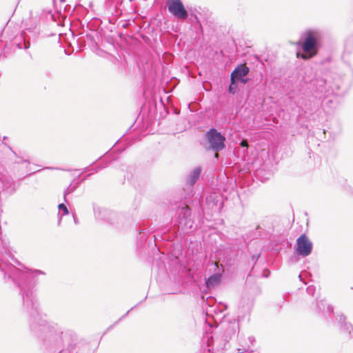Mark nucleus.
Returning a JSON list of instances; mask_svg holds the SVG:
<instances>
[{
    "label": "nucleus",
    "instance_id": "1",
    "mask_svg": "<svg viewBox=\"0 0 353 353\" xmlns=\"http://www.w3.org/2000/svg\"><path fill=\"white\" fill-rule=\"evenodd\" d=\"M46 273L36 269H25L24 274L17 280L15 284L19 288L22 298V307L29 315V330L30 334L41 340L46 350H59L69 343L67 353H74V346L70 341L76 338L75 333L53 321H48L45 316L39 312V303L36 298L34 288L39 283V276ZM64 351V350H61ZM61 350L59 351V352Z\"/></svg>",
    "mask_w": 353,
    "mask_h": 353
},
{
    "label": "nucleus",
    "instance_id": "2",
    "mask_svg": "<svg viewBox=\"0 0 353 353\" xmlns=\"http://www.w3.org/2000/svg\"><path fill=\"white\" fill-rule=\"evenodd\" d=\"M315 92L322 94V104L331 109L336 108L339 103L337 96L342 85V79L336 74L326 73L323 77L316 78L313 81Z\"/></svg>",
    "mask_w": 353,
    "mask_h": 353
},
{
    "label": "nucleus",
    "instance_id": "3",
    "mask_svg": "<svg viewBox=\"0 0 353 353\" xmlns=\"http://www.w3.org/2000/svg\"><path fill=\"white\" fill-rule=\"evenodd\" d=\"M323 32L319 28H310L301 34L297 45L301 46L303 53L298 57L309 60L317 55L322 46Z\"/></svg>",
    "mask_w": 353,
    "mask_h": 353
},
{
    "label": "nucleus",
    "instance_id": "4",
    "mask_svg": "<svg viewBox=\"0 0 353 353\" xmlns=\"http://www.w3.org/2000/svg\"><path fill=\"white\" fill-rule=\"evenodd\" d=\"M205 137L209 143V148L216 153L215 157L218 158L217 152L225 148V137L214 128H210L205 132Z\"/></svg>",
    "mask_w": 353,
    "mask_h": 353
},
{
    "label": "nucleus",
    "instance_id": "5",
    "mask_svg": "<svg viewBox=\"0 0 353 353\" xmlns=\"http://www.w3.org/2000/svg\"><path fill=\"white\" fill-rule=\"evenodd\" d=\"M192 210L187 205L182 207L177 217L178 230L183 233H188L193 228L194 221L192 217Z\"/></svg>",
    "mask_w": 353,
    "mask_h": 353
},
{
    "label": "nucleus",
    "instance_id": "6",
    "mask_svg": "<svg viewBox=\"0 0 353 353\" xmlns=\"http://www.w3.org/2000/svg\"><path fill=\"white\" fill-rule=\"evenodd\" d=\"M168 11L176 19L185 21L188 17V12L181 0H167Z\"/></svg>",
    "mask_w": 353,
    "mask_h": 353
},
{
    "label": "nucleus",
    "instance_id": "7",
    "mask_svg": "<svg viewBox=\"0 0 353 353\" xmlns=\"http://www.w3.org/2000/svg\"><path fill=\"white\" fill-rule=\"evenodd\" d=\"M312 245L309 238L303 234L296 239V252L299 256H307L312 253Z\"/></svg>",
    "mask_w": 353,
    "mask_h": 353
},
{
    "label": "nucleus",
    "instance_id": "8",
    "mask_svg": "<svg viewBox=\"0 0 353 353\" xmlns=\"http://www.w3.org/2000/svg\"><path fill=\"white\" fill-rule=\"evenodd\" d=\"M205 203L208 209L212 212H219L223 205V202L221 196L216 193H211L205 199Z\"/></svg>",
    "mask_w": 353,
    "mask_h": 353
},
{
    "label": "nucleus",
    "instance_id": "9",
    "mask_svg": "<svg viewBox=\"0 0 353 353\" xmlns=\"http://www.w3.org/2000/svg\"><path fill=\"white\" fill-rule=\"evenodd\" d=\"M316 311L318 314L328 318L333 312V307L327 305L324 300L316 301Z\"/></svg>",
    "mask_w": 353,
    "mask_h": 353
},
{
    "label": "nucleus",
    "instance_id": "10",
    "mask_svg": "<svg viewBox=\"0 0 353 353\" xmlns=\"http://www.w3.org/2000/svg\"><path fill=\"white\" fill-rule=\"evenodd\" d=\"M250 72V68L245 64H240L234 68L230 75V79L235 80L241 79V77H245Z\"/></svg>",
    "mask_w": 353,
    "mask_h": 353
},
{
    "label": "nucleus",
    "instance_id": "11",
    "mask_svg": "<svg viewBox=\"0 0 353 353\" xmlns=\"http://www.w3.org/2000/svg\"><path fill=\"white\" fill-rule=\"evenodd\" d=\"M345 316L343 314L336 316V321L341 327L342 332L347 334L350 338L353 337V327L350 323L345 321Z\"/></svg>",
    "mask_w": 353,
    "mask_h": 353
},
{
    "label": "nucleus",
    "instance_id": "12",
    "mask_svg": "<svg viewBox=\"0 0 353 353\" xmlns=\"http://www.w3.org/2000/svg\"><path fill=\"white\" fill-rule=\"evenodd\" d=\"M26 32H23L21 35L17 36L12 41V45L16 46L18 49L27 50L30 48V43L26 38Z\"/></svg>",
    "mask_w": 353,
    "mask_h": 353
},
{
    "label": "nucleus",
    "instance_id": "13",
    "mask_svg": "<svg viewBox=\"0 0 353 353\" xmlns=\"http://www.w3.org/2000/svg\"><path fill=\"white\" fill-rule=\"evenodd\" d=\"M93 210L94 216L96 219L99 220H107L109 221V217L110 214H113L108 210L93 205Z\"/></svg>",
    "mask_w": 353,
    "mask_h": 353
},
{
    "label": "nucleus",
    "instance_id": "14",
    "mask_svg": "<svg viewBox=\"0 0 353 353\" xmlns=\"http://www.w3.org/2000/svg\"><path fill=\"white\" fill-rule=\"evenodd\" d=\"M221 274L219 272L213 274L205 279V285L208 288H214L221 282Z\"/></svg>",
    "mask_w": 353,
    "mask_h": 353
},
{
    "label": "nucleus",
    "instance_id": "15",
    "mask_svg": "<svg viewBox=\"0 0 353 353\" xmlns=\"http://www.w3.org/2000/svg\"><path fill=\"white\" fill-rule=\"evenodd\" d=\"M201 173V169L199 167L195 168L188 175L187 178V183L193 186L199 179Z\"/></svg>",
    "mask_w": 353,
    "mask_h": 353
},
{
    "label": "nucleus",
    "instance_id": "16",
    "mask_svg": "<svg viewBox=\"0 0 353 353\" xmlns=\"http://www.w3.org/2000/svg\"><path fill=\"white\" fill-rule=\"evenodd\" d=\"M76 179L68 185L63 192V199L65 202H67V195L74 192L80 185V182H75Z\"/></svg>",
    "mask_w": 353,
    "mask_h": 353
},
{
    "label": "nucleus",
    "instance_id": "17",
    "mask_svg": "<svg viewBox=\"0 0 353 353\" xmlns=\"http://www.w3.org/2000/svg\"><path fill=\"white\" fill-rule=\"evenodd\" d=\"M76 353H94V350L89 343H79Z\"/></svg>",
    "mask_w": 353,
    "mask_h": 353
},
{
    "label": "nucleus",
    "instance_id": "18",
    "mask_svg": "<svg viewBox=\"0 0 353 353\" xmlns=\"http://www.w3.org/2000/svg\"><path fill=\"white\" fill-rule=\"evenodd\" d=\"M58 209L59 211L58 213V216H59L58 225H59L61 223V221L62 216L68 214L69 210H68L67 206L64 203L59 204Z\"/></svg>",
    "mask_w": 353,
    "mask_h": 353
},
{
    "label": "nucleus",
    "instance_id": "19",
    "mask_svg": "<svg viewBox=\"0 0 353 353\" xmlns=\"http://www.w3.org/2000/svg\"><path fill=\"white\" fill-rule=\"evenodd\" d=\"M154 232V230L153 228H140L139 230V236H138L139 241H140L141 242H143V241H145L144 237L146 234H151Z\"/></svg>",
    "mask_w": 353,
    "mask_h": 353
},
{
    "label": "nucleus",
    "instance_id": "20",
    "mask_svg": "<svg viewBox=\"0 0 353 353\" xmlns=\"http://www.w3.org/2000/svg\"><path fill=\"white\" fill-rule=\"evenodd\" d=\"M105 6L109 13L113 14L114 12H117V6L114 0H105Z\"/></svg>",
    "mask_w": 353,
    "mask_h": 353
},
{
    "label": "nucleus",
    "instance_id": "21",
    "mask_svg": "<svg viewBox=\"0 0 353 353\" xmlns=\"http://www.w3.org/2000/svg\"><path fill=\"white\" fill-rule=\"evenodd\" d=\"M237 83L235 80L230 79V84L228 88V92L230 94H235L237 92Z\"/></svg>",
    "mask_w": 353,
    "mask_h": 353
},
{
    "label": "nucleus",
    "instance_id": "22",
    "mask_svg": "<svg viewBox=\"0 0 353 353\" xmlns=\"http://www.w3.org/2000/svg\"><path fill=\"white\" fill-rule=\"evenodd\" d=\"M315 290L316 288L314 285H309L306 289L307 293L312 296L314 294Z\"/></svg>",
    "mask_w": 353,
    "mask_h": 353
},
{
    "label": "nucleus",
    "instance_id": "23",
    "mask_svg": "<svg viewBox=\"0 0 353 353\" xmlns=\"http://www.w3.org/2000/svg\"><path fill=\"white\" fill-rule=\"evenodd\" d=\"M238 82H241V83H242L243 84H245V83H247L248 82V79L245 78V77H241V79H237L236 80V83H238Z\"/></svg>",
    "mask_w": 353,
    "mask_h": 353
},
{
    "label": "nucleus",
    "instance_id": "24",
    "mask_svg": "<svg viewBox=\"0 0 353 353\" xmlns=\"http://www.w3.org/2000/svg\"><path fill=\"white\" fill-rule=\"evenodd\" d=\"M134 307H132L130 310H129L124 315H123L119 320L117 322H116V323H117L118 322H119L121 319H123V318H125L128 314L129 312L132 310L134 309Z\"/></svg>",
    "mask_w": 353,
    "mask_h": 353
},
{
    "label": "nucleus",
    "instance_id": "25",
    "mask_svg": "<svg viewBox=\"0 0 353 353\" xmlns=\"http://www.w3.org/2000/svg\"><path fill=\"white\" fill-rule=\"evenodd\" d=\"M270 274V272L268 270H264L263 272V276L264 277H268Z\"/></svg>",
    "mask_w": 353,
    "mask_h": 353
},
{
    "label": "nucleus",
    "instance_id": "26",
    "mask_svg": "<svg viewBox=\"0 0 353 353\" xmlns=\"http://www.w3.org/2000/svg\"><path fill=\"white\" fill-rule=\"evenodd\" d=\"M219 304L223 307V308L219 309V312H222L223 310H225L227 309V305L222 304L221 303H220Z\"/></svg>",
    "mask_w": 353,
    "mask_h": 353
},
{
    "label": "nucleus",
    "instance_id": "27",
    "mask_svg": "<svg viewBox=\"0 0 353 353\" xmlns=\"http://www.w3.org/2000/svg\"><path fill=\"white\" fill-rule=\"evenodd\" d=\"M91 174H87L86 176H85L84 177H83V178L81 179V181H79V182H80V183H81V182H83V181H84L85 180H86V179H87V178H88V176H90Z\"/></svg>",
    "mask_w": 353,
    "mask_h": 353
},
{
    "label": "nucleus",
    "instance_id": "28",
    "mask_svg": "<svg viewBox=\"0 0 353 353\" xmlns=\"http://www.w3.org/2000/svg\"><path fill=\"white\" fill-rule=\"evenodd\" d=\"M73 219H74V222L76 225H77L79 223V221L77 219V218L76 217V216L74 214H73Z\"/></svg>",
    "mask_w": 353,
    "mask_h": 353
},
{
    "label": "nucleus",
    "instance_id": "29",
    "mask_svg": "<svg viewBox=\"0 0 353 353\" xmlns=\"http://www.w3.org/2000/svg\"><path fill=\"white\" fill-rule=\"evenodd\" d=\"M194 18L195 21H196V23H198L199 24V26L201 27V23H200L199 19V18L197 17V16H196V15H194Z\"/></svg>",
    "mask_w": 353,
    "mask_h": 353
},
{
    "label": "nucleus",
    "instance_id": "30",
    "mask_svg": "<svg viewBox=\"0 0 353 353\" xmlns=\"http://www.w3.org/2000/svg\"><path fill=\"white\" fill-rule=\"evenodd\" d=\"M101 169V168H92L91 170H93L94 172H97Z\"/></svg>",
    "mask_w": 353,
    "mask_h": 353
},
{
    "label": "nucleus",
    "instance_id": "31",
    "mask_svg": "<svg viewBox=\"0 0 353 353\" xmlns=\"http://www.w3.org/2000/svg\"><path fill=\"white\" fill-rule=\"evenodd\" d=\"M152 237L154 238V241L155 242V241H156V240L157 239V235H156V234H154V235L152 236Z\"/></svg>",
    "mask_w": 353,
    "mask_h": 353
},
{
    "label": "nucleus",
    "instance_id": "32",
    "mask_svg": "<svg viewBox=\"0 0 353 353\" xmlns=\"http://www.w3.org/2000/svg\"><path fill=\"white\" fill-rule=\"evenodd\" d=\"M45 169L52 170V169H55V168H52V167H48V168H45Z\"/></svg>",
    "mask_w": 353,
    "mask_h": 353
},
{
    "label": "nucleus",
    "instance_id": "33",
    "mask_svg": "<svg viewBox=\"0 0 353 353\" xmlns=\"http://www.w3.org/2000/svg\"><path fill=\"white\" fill-rule=\"evenodd\" d=\"M299 277L300 280H301V274L299 275Z\"/></svg>",
    "mask_w": 353,
    "mask_h": 353
}]
</instances>
